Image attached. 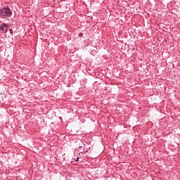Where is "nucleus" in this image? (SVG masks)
Masks as SVG:
<instances>
[{"mask_svg":"<svg viewBox=\"0 0 180 180\" xmlns=\"http://www.w3.org/2000/svg\"><path fill=\"white\" fill-rule=\"evenodd\" d=\"M1 30L3 32H8V25L6 23H3L1 26Z\"/></svg>","mask_w":180,"mask_h":180,"instance_id":"2","label":"nucleus"},{"mask_svg":"<svg viewBox=\"0 0 180 180\" xmlns=\"http://www.w3.org/2000/svg\"><path fill=\"white\" fill-rule=\"evenodd\" d=\"M12 16V11L9 6H5L0 9V17L2 19H8V18H11Z\"/></svg>","mask_w":180,"mask_h":180,"instance_id":"1","label":"nucleus"},{"mask_svg":"<svg viewBox=\"0 0 180 180\" xmlns=\"http://www.w3.org/2000/svg\"><path fill=\"white\" fill-rule=\"evenodd\" d=\"M78 160H79V158H77V160H76V161H78Z\"/></svg>","mask_w":180,"mask_h":180,"instance_id":"4","label":"nucleus"},{"mask_svg":"<svg viewBox=\"0 0 180 180\" xmlns=\"http://www.w3.org/2000/svg\"><path fill=\"white\" fill-rule=\"evenodd\" d=\"M83 36H84V34H82V33L79 34V37H82Z\"/></svg>","mask_w":180,"mask_h":180,"instance_id":"3","label":"nucleus"}]
</instances>
